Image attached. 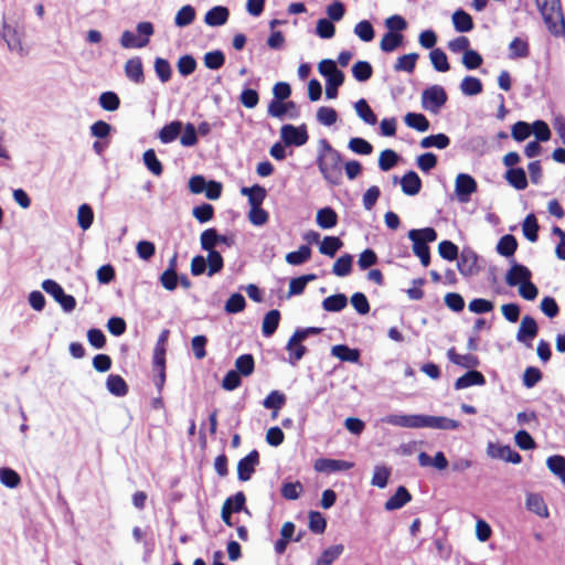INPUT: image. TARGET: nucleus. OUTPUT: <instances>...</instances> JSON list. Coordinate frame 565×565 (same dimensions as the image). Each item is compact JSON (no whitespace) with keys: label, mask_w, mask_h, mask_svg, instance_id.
<instances>
[{"label":"nucleus","mask_w":565,"mask_h":565,"mask_svg":"<svg viewBox=\"0 0 565 565\" xmlns=\"http://www.w3.org/2000/svg\"><path fill=\"white\" fill-rule=\"evenodd\" d=\"M316 164L323 180L331 186H338L343 180L342 154L324 138L318 142Z\"/></svg>","instance_id":"1"},{"label":"nucleus","mask_w":565,"mask_h":565,"mask_svg":"<svg viewBox=\"0 0 565 565\" xmlns=\"http://www.w3.org/2000/svg\"><path fill=\"white\" fill-rule=\"evenodd\" d=\"M536 7L550 33L556 38L565 35V19L561 0H535Z\"/></svg>","instance_id":"2"},{"label":"nucleus","mask_w":565,"mask_h":565,"mask_svg":"<svg viewBox=\"0 0 565 565\" xmlns=\"http://www.w3.org/2000/svg\"><path fill=\"white\" fill-rule=\"evenodd\" d=\"M413 242V253L419 258L430 252L428 244L437 239V232L433 227L411 230L407 234Z\"/></svg>","instance_id":"3"},{"label":"nucleus","mask_w":565,"mask_h":565,"mask_svg":"<svg viewBox=\"0 0 565 565\" xmlns=\"http://www.w3.org/2000/svg\"><path fill=\"white\" fill-rule=\"evenodd\" d=\"M448 96L440 85H431L422 93V107L433 114H438L447 103Z\"/></svg>","instance_id":"4"},{"label":"nucleus","mask_w":565,"mask_h":565,"mask_svg":"<svg viewBox=\"0 0 565 565\" xmlns=\"http://www.w3.org/2000/svg\"><path fill=\"white\" fill-rule=\"evenodd\" d=\"M43 290L53 297V299L62 307L66 312H71L76 307V300L72 295L65 294L62 286L53 279H45L42 282Z\"/></svg>","instance_id":"5"},{"label":"nucleus","mask_w":565,"mask_h":565,"mask_svg":"<svg viewBox=\"0 0 565 565\" xmlns=\"http://www.w3.org/2000/svg\"><path fill=\"white\" fill-rule=\"evenodd\" d=\"M280 137L285 146H296L300 147L307 143L309 139V135L307 131L306 125L294 126L290 124H286L280 128Z\"/></svg>","instance_id":"6"},{"label":"nucleus","mask_w":565,"mask_h":565,"mask_svg":"<svg viewBox=\"0 0 565 565\" xmlns=\"http://www.w3.org/2000/svg\"><path fill=\"white\" fill-rule=\"evenodd\" d=\"M478 183L468 173H459L455 181V193L460 203H468L471 195L477 192Z\"/></svg>","instance_id":"7"},{"label":"nucleus","mask_w":565,"mask_h":565,"mask_svg":"<svg viewBox=\"0 0 565 565\" xmlns=\"http://www.w3.org/2000/svg\"><path fill=\"white\" fill-rule=\"evenodd\" d=\"M457 260V268L462 276L470 277L478 273V255L472 248L463 247Z\"/></svg>","instance_id":"8"},{"label":"nucleus","mask_w":565,"mask_h":565,"mask_svg":"<svg viewBox=\"0 0 565 565\" xmlns=\"http://www.w3.org/2000/svg\"><path fill=\"white\" fill-rule=\"evenodd\" d=\"M200 242L202 249H215L218 244H224L227 247L234 245V238L232 236L221 235L214 227L203 231L200 236Z\"/></svg>","instance_id":"9"},{"label":"nucleus","mask_w":565,"mask_h":565,"mask_svg":"<svg viewBox=\"0 0 565 565\" xmlns=\"http://www.w3.org/2000/svg\"><path fill=\"white\" fill-rule=\"evenodd\" d=\"M384 423L403 428H423V414H390L382 419Z\"/></svg>","instance_id":"10"},{"label":"nucleus","mask_w":565,"mask_h":565,"mask_svg":"<svg viewBox=\"0 0 565 565\" xmlns=\"http://www.w3.org/2000/svg\"><path fill=\"white\" fill-rule=\"evenodd\" d=\"M259 463V452L254 449L237 463V478L239 481H248Z\"/></svg>","instance_id":"11"},{"label":"nucleus","mask_w":565,"mask_h":565,"mask_svg":"<svg viewBox=\"0 0 565 565\" xmlns=\"http://www.w3.org/2000/svg\"><path fill=\"white\" fill-rule=\"evenodd\" d=\"M354 466L353 462L331 459V458H319L315 461L313 468L317 472L322 473H334L339 471H345Z\"/></svg>","instance_id":"12"},{"label":"nucleus","mask_w":565,"mask_h":565,"mask_svg":"<svg viewBox=\"0 0 565 565\" xmlns=\"http://www.w3.org/2000/svg\"><path fill=\"white\" fill-rule=\"evenodd\" d=\"M487 452L491 458L502 459L507 462H511L514 465H519L522 461L521 455L514 449H512L509 445L495 446L492 443H490Z\"/></svg>","instance_id":"13"},{"label":"nucleus","mask_w":565,"mask_h":565,"mask_svg":"<svg viewBox=\"0 0 565 565\" xmlns=\"http://www.w3.org/2000/svg\"><path fill=\"white\" fill-rule=\"evenodd\" d=\"M460 427V423L445 416H433L423 414V428H431L439 430H456Z\"/></svg>","instance_id":"14"},{"label":"nucleus","mask_w":565,"mask_h":565,"mask_svg":"<svg viewBox=\"0 0 565 565\" xmlns=\"http://www.w3.org/2000/svg\"><path fill=\"white\" fill-rule=\"evenodd\" d=\"M531 277L532 273L526 266L513 260L511 268L505 275V281L509 286L515 287L521 286V284L527 281Z\"/></svg>","instance_id":"15"},{"label":"nucleus","mask_w":565,"mask_h":565,"mask_svg":"<svg viewBox=\"0 0 565 565\" xmlns=\"http://www.w3.org/2000/svg\"><path fill=\"white\" fill-rule=\"evenodd\" d=\"M537 331L539 328L535 319L531 316H524L516 333V340L526 343L536 337Z\"/></svg>","instance_id":"16"},{"label":"nucleus","mask_w":565,"mask_h":565,"mask_svg":"<svg viewBox=\"0 0 565 565\" xmlns=\"http://www.w3.org/2000/svg\"><path fill=\"white\" fill-rule=\"evenodd\" d=\"M486 384V377L484 375L472 369L468 370L463 375L459 376L455 382V388L457 391L467 388L472 385H479L482 386Z\"/></svg>","instance_id":"17"},{"label":"nucleus","mask_w":565,"mask_h":565,"mask_svg":"<svg viewBox=\"0 0 565 565\" xmlns=\"http://www.w3.org/2000/svg\"><path fill=\"white\" fill-rule=\"evenodd\" d=\"M412 501V494L404 486H399L395 493L385 502L384 508L386 511H394L402 509L405 504Z\"/></svg>","instance_id":"18"},{"label":"nucleus","mask_w":565,"mask_h":565,"mask_svg":"<svg viewBox=\"0 0 565 565\" xmlns=\"http://www.w3.org/2000/svg\"><path fill=\"white\" fill-rule=\"evenodd\" d=\"M447 358L449 361L458 366L472 370L480 364V360L473 354H458L455 348H450L447 351Z\"/></svg>","instance_id":"19"},{"label":"nucleus","mask_w":565,"mask_h":565,"mask_svg":"<svg viewBox=\"0 0 565 565\" xmlns=\"http://www.w3.org/2000/svg\"><path fill=\"white\" fill-rule=\"evenodd\" d=\"M401 186L404 194L413 196L419 193L422 180L415 171L411 170L402 177Z\"/></svg>","instance_id":"20"},{"label":"nucleus","mask_w":565,"mask_h":565,"mask_svg":"<svg viewBox=\"0 0 565 565\" xmlns=\"http://www.w3.org/2000/svg\"><path fill=\"white\" fill-rule=\"evenodd\" d=\"M230 17V10L223 6H215L210 9L204 17V22L209 26H221L225 24Z\"/></svg>","instance_id":"21"},{"label":"nucleus","mask_w":565,"mask_h":565,"mask_svg":"<svg viewBox=\"0 0 565 565\" xmlns=\"http://www.w3.org/2000/svg\"><path fill=\"white\" fill-rule=\"evenodd\" d=\"M126 76L136 84L145 82L142 62L140 57L129 58L125 64Z\"/></svg>","instance_id":"22"},{"label":"nucleus","mask_w":565,"mask_h":565,"mask_svg":"<svg viewBox=\"0 0 565 565\" xmlns=\"http://www.w3.org/2000/svg\"><path fill=\"white\" fill-rule=\"evenodd\" d=\"M331 354L343 362L358 363L361 353L358 349H352L347 344H337L331 348Z\"/></svg>","instance_id":"23"},{"label":"nucleus","mask_w":565,"mask_h":565,"mask_svg":"<svg viewBox=\"0 0 565 565\" xmlns=\"http://www.w3.org/2000/svg\"><path fill=\"white\" fill-rule=\"evenodd\" d=\"M106 388L111 395L116 397H122L128 393V385L126 381L118 374L108 375L106 380Z\"/></svg>","instance_id":"24"},{"label":"nucleus","mask_w":565,"mask_h":565,"mask_svg":"<svg viewBox=\"0 0 565 565\" xmlns=\"http://www.w3.org/2000/svg\"><path fill=\"white\" fill-rule=\"evenodd\" d=\"M504 178L515 190H524L527 186V178L523 168L508 169Z\"/></svg>","instance_id":"25"},{"label":"nucleus","mask_w":565,"mask_h":565,"mask_svg":"<svg viewBox=\"0 0 565 565\" xmlns=\"http://www.w3.org/2000/svg\"><path fill=\"white\" fill-rule=\"evenodd\" d=\"M316 222L323 230L332 228L338 224V214L330 206L322 207L317 212Z\"/></svg>","instance_id":"26"},{"label":"nucleus","mask_w":565,"mask_h":565,"mask_svg":"<svg viewBox=\"0 0 565 565\" xmlns=\"http://www.w3.org/2000/svg\"><path fill=\"white\" fill-rule=\"evenodd\" d=\"M454 28L457 32L466 33L473 29V20L469 13L458 9L452 14Z\"/></svg>","instance_id":"27"},{"label":"nucleus","mask_w":565,"mask_h":565,"mask_svg":"<svg viewBox=\"0 0 565 565\" xmlns=\"http://www.w3.org/2000/svg\"><path fill=\"white\" fill-rule=\"evenodd\" d=\"M182 128L183 124L180 120H173L160 129L158 137L162 143H170L178 138Z\"/></svg>","instance_id":"28"},{"label":"nucleus","mask_w":565,"mask_h":565,"mask_svg":"<svg viewBox=\"0 0 565 565\" xmlns=\"http://www.w3.org/2000/svg\"><path fill=\"white\" fill-rule=\"evenodd\" d=\"M279 321H280L279 310H277V309L269 310L263 319L262 332H263L264 337H266V338L271 337L276 332V330L279 326Z\"/></svg>","instance_id":"29"},{"label":"nucleus","mask_w":565,"mask_h":565,"mask_svg":"<svg viewBox=\"0 0 565 565\" xmlns=\"http://www.w3.org/2000/svg\"><path fill=\"white\" fill-rule=\"evenodd\" d=\"M1 36L6 41L10 51L22 52V44L18 31L6 22H3Z\"/></svg>","instance_id":"30"},{"label":"nucleus","mask_w":565,"mask_h":565,"mask_svg":"<svg viewBox=\"0 0 565 565\" xmlns=\"http://www.w3.org/2000/svg\"><path fill=\"white\" fill-rule=\"evenodd\" d=\"M420 147L424 149L428 148H437V149H446L450 145V138L443 132L436 135H429L423 138L419 142Z\"/></svg>","instance_id":"31"},{"label":"nucleus","mask_w":565,"mask_h":565,"mask_svg":"<svg viewBox=\"0 0 565 565\" xmlns=\"http://www.w3.org/2000/svg\"><path fill=\"white\" fill-rule=\"evenodd\" d=\"M518 249V241L512 234L503 235L498 244L497 252L504 257H512Z\"/></svg>","instance_id":"32"},{"label":"nucleus","mask_w":565,"mask_h":565,"mask_svg":"<svg viewBox=\"0 0 565 565\" xmlns=\"http://www.w3.org/2000/svg\"><path fill=\"white\" fill-rule=\"evenodd\" d=\"M530 54V46L526 40L514 38L509 44V58H524Z\"/></svg>","instance_id":"33"},{"label":"nucleus","mask_w":565,"mask_h":565,"mask_svg":"<svg viewBox=\"0 0 565 565\" xmlns=\"http://www.w3.org/2000/svg\"><path fill=\"white\" fill-rule=\"evenodd\" d=\"M207 252L206 264H207V276L212 277L218 274L224 267V259L221 253L216 249H205Z\"/></svg>","instance_id":"34"},{"label":"nucleus","mask_w":565,"mask_h":565,"mask_svg":"<svg viewBox=\"0 0 565 565\" xmlns=\"http://www.w3.org/2000/svg\"><path fill=\"white\" fill-rule=\"evenodd\" d=\"M348 305V298L344 294H335L323 299L322 308L328 312H339Z\"/></svg>","instance_id":"35"},{"label":"nucleus","mask_w":565,"mask_h":565,"mask_svg":"<svg viewBox=\"0 0 565 565\" xmlns=\"http://www.w3.org/2000/svg\"><path fill=\"white\" fill-rule=\"evenodd\" d=\"M460 90L465 96H476L482 93V82L475 76H466L460 83Z\"/></svg>","instance_id":"36"},{"label":"nucleus","mask_w":565,"mask_h":565,"mask_svg":"<svg viewBox=\"0 0 565 565\" xmlns=\"http://www.w3.org/2000/svg\"><path fill=\"white\" fill-rule=\"evenodd\" d=\"M404 120L409 128L419 132L427 131L430 126L429 120L420 113H407Z\"/></svg>","instance_id":"37"},{"label":"nucleus","mask_w":565,"mask_h":565,"mask_svg":"<svg viewBox=\"0 0 565 565\" xmlns=\"http://www.w3.org/2000/svg\"><path fill=\"white\" fill-rule=\"evenodd\" d=\"M540 225L533 213L526 215L522 224L523 235L526 239L534 243L539 238Z\"/></svg>","instance_id":"38"},{"label":"nucleus","mask_w":565,"mask_h":565,"mask_svg":"<svg viewBox=\"0 0 565 565\" xmlns=\"http://www.w3.org/2000/svg\"><path fill=\"white\" fill-rule=\"evenodd\" d=\"M311 257V248L309 245H301L297 250L286 255V262L292 266H299L308 262Z\"/></svg>","instance_id":"39"},{"label":"nucleus","mask_w":565,"mask_h":565,"mask_svg":"<svg viewBox=\"0 0 565 565\" xmlns=\"http://www.w3.org/2000/svg\"><path fill=\"white\" fill-rule=\"evenodd\" d=\"M358 116L367 125H375L377 117L364 98L359 99L354 104Z\"/></svg>","instance_id":"40"},{"label":"nucleus","mask_w":565,"mask_h":565,"mask_svg":"<svg viewBox=\"0 0 565 565\" xmlns=\"http://www.w3.org/2000/svg\"><path fill=\"white\" fill-rule=\"evenodd\" d=\"M317 276L315 274H307L296 278H292L289 282L288 297L301 295L308 282L315 280Z\"/></svg>","instance_id":"41"},{"label":"nucleus","mask_w":565,"mask_h":565,"mask_svg":"<svg viewBox=\"0 0 565 565\" xmlns=\"http://www.w3.org/2000/svg\"><path fill=\"white\" fill-rule=\"evenodd\" d=\"M286 401L287 397L282 392L274 390L265 397L262 404L266 409L280 411L286 404Z\"/></svg>","instance_id":"42"},{"label":"nucleus","mask_w":565,"mask_h":565,"mask_svg":"<svg viewBox=\"0 0 565 565\" xmlns=\"http://www.w3.org/2000/svg\"><path fill=\"white\" fill-rule=\"evenodd\" d=\"M343 246V242L337 236H326L319 246V252L326 256L334 257Z\"/></svg>","instance_id":"43"},{"label":"nucleus","mask_w":565,"mask_h":565,"mask_svg":"<svg viewBox=\"0 0 565 565\" xmlns=\"http://www.w3.org/2000/svg\"><path fill=\"white\" fill-rule=\"evenodd\" d=\"M403 34L401 33H394V32H387L383 35L380 47L383 52L390 53L395 51L398 46L403 43Z\"/></svg>","instance_id":"44"},{"label":"nucleus","mask_w":565,"mask_h":565,"mask_svg":"<svg viewBox=\"0 0 565 565\" xmlns=\"http://www.w3.org/2000/svg\"><path fill=\"white\" fill-rule=\"evenodd\" d=\"M429 57L435 71L445 73L450 70L448 57L441 49H433L429 53Z\"/></svg>","instance_id":"45"},{"label":"nucleus","mask_w":565,"mask_h":565,"mask_svg":"<svg viewBox=\"0 0 565 565\" xmlns=\"http://www.w3.org/2000/svg\"><path fill=\"white\" fill-rule=\"evenodd\" d=\"M526 508L540 516H548L546 504L541 495L536 493H530L526 497Z\"/></svg>","instance_id":"46"},{"label":"nucleus","mask_w":565,"mask_h":565,"mask_svg":"<svg viewBox=\"0 0 565 565\" xmlns=\"http://www.w3.org/2000/svg\"><path fill=\"white\" fill-rule=\"evenodd\" d=\"M419 55L417 53H408L397 58L394 71L413 73Z\"/></svg>","instance_id":"47"},{"label":"nucleus","mask_w":565,"mask_h":565,"mask_svg":"<svg viewBox=\"0 0 565 565\" xmlns=\"http://www.w3.org/2000/svg\"><path fill=\"white\" fill-rule=\"evenodd\" d=\"M352 75L358 82H366L373 75V67L367 61H358L352 66Z\"/></svg>","instance_id":"48"},{"label":"nucleus","mask_w":565,"mask_h":565,"mask_svg":"<svg viewBox=\"0 0 565 565\" xmlns=\"http://www.w3.org/2000/svg\"><path fill=\"white\" fill-rule=\"evenodd\" d=\"M353 257L350 254L340 256L332 267V273L339 277L348 276L352 270Z\"/></svg>","instance_id":"49"},{"label":"nucleus","mask_w":565,"mask_h":565,"mask_svg":"<svg viewBox=\"0 0 565 565\" xmlns=\"http://www.w3.org/2000/svg\"><path fill=\"white\" fill-rule=\"evenodd\" d=\"M142 160L147 169L159 177L163 172V167L160 160L157 158V154L153 149H148L143 152Z\"/></svg>","instance_id":"50"},{"label":"nucleus","mask_w":565,"mask_h":565,"mask_svg":"<svg viewBox=\"0 0 565 565\" xmlns=\"http://www.w3.org/2000/svg\"><path fill=\"white\" fill-rule=\"evenodd\" d=\"M548 470L565 482V458L561 455L550 456L546 460Z\"/></svg>","instance_id":"51"},{"label":"nucleus","mask_w":565,"mask_h":565,"mask_svg":"<svg viewBox=\"0 0 565 565\" xmlns=\"http://www.w3.org/2000/svg\"><path fill=\"white\" fill-rule=\"evenodd\" d=\"M235 371L238 372L241 376H249L255 369L254 356L252 354L239 355L235 361Z\"/></svg>","instance_id":"52"},{"label":"nucleus","mask_w":565,"mask_h":565,"mask_svg":"<svg viewBox=\"0 0 565 565\" xmlns=\"http://www.w3.org/2000/svg\"><path fill=\"white\" fill-rule=\"evenodd\" d=\"M94 222V211L89 204H82L77 211V223L83 231H87Z\"/></svg>","instance_id":"53"},{"label":"nucleus","mask_w":565,"mask_h":565,"mask_svg":"<svg viewBox=\"0 0 565 565\" xmlns=\"http://www.w3.org/2000/svg\"><path fill=\"white\" fill-rule=\"evenodd\" d=\"M195 19V10L192 6L186 4L183 6L174 18V23L179 28H184L190 25Z\"/></svg>","instance_id":"54"},{"label":"nucleus","mask_w":565,"mask_h":565,"mask_svg":"<svg viewBox=\"0 0 565 565\" xmlns=\"http://www.w3.org/2000/svg\"><path fill=\"white\" fill-rule=\"evenodd\" d=\"M204 65L209 70H220L225 63V55L221 50L211 51L204 54Z\"/></svg>","instance_id":"55"},{"label":"nucleus","mask_w":565,"mask_h":565,"mask_svg":"<svg viewBox=\"0 0 565 565\" xmlns=\"http://www.w3.org/2000/svg\"><path fill=\"white\" fill-rule=\"evenodd\" d=\"M354 34L363 42H371L374 36V28L367 20H362L354 26Z\"/></svg>","instance_id":"56"},{"label":"nucleus","mask_w":565,"mask_h":565,"mask_svg":"<svg viewBox=\"0 0 565 565\" xmlns=\"http://www.w3.org/2000/svg\"><path fill=\"white\" fill-rule=\"evenodd\" d=\"M438 254L441 258L452 262L456 260L459 256V248L458 246L452 243L451 241H441L438 245Z\"/></svg>","instance_id":"57"},{"label":"nucleus","mask_w":565,"mask_h":565,"mask_svg":"<svg viewBox=\"0 0 565 565\" xmlns=\"http://www.w3.org/2000/svg\"><path fill=\"white\" fill-rule=\"evenodd\" d=\"M245 307L246 300L244 296L239 292H235L226 300L224 310L225 312L233 315L243 311Z\"/></svg>","instance_id":"58"},{"label":"nucleus","mask_w":565,"mask_h":565,"mask_svg":"<svg viewBox=\"0 0 565 565\" xmlns=\"http://www.w3.org/2000/svg\"><path fill=\"white\" fill-rule=\"evenodd\" d=\"M344 73L335 74L331 77L326 78V96L329 99H333L338 96V89L344 83Z\"/></svg>","instance_id":"59"},{"label":"nucleus","mask_w":565,"mask_h":565,"mask_svg":"<svg viewBox=\"0 0 565 565\" xmlns=\"http://www.w3.org/2000/svg\"><path fill=\"white\" fill-rule=\"evenodd\" d=\"M99 105L104 110L115 111L120 106V99L115 92H104L99 96Z\"/></svg>","instance_id":"60"},{"label":"nucleus","mask_w":565,"mask_h":565,"mask_svg":"<svg viewBox=\"0 0 565 565\" xmlns=\"http://www.w3.org/2000/svg\"><path fill=\"white\" fill-rule=\"evenodd\" d=\"M398 159L399 157L394 150L385 149L380 154L379 167L382 171H388L397 164Z\"/></svg>","instance_id":"61"},{"label":"nucleus","mask_w":565,"mask_h":565,"mask_svg":"<svg viewBox=\"0 0 565 565\" xmlns=\"http://www.w3.org/2000/svg\"><path fill=\"white\" fill-rule=\"evenodd\" d=\"M0 482L10 489H14L21 483V478L17 471L4 467L0 468Z\"/></svg>","instance_id":"62"},{"label":"nucleus","mask_w":565,"mask_h":565,"mask_svg":"<svg viewBox=\"0 0 565 565\" xmlns=\"http://www.w3.org/2000/svg\"><path fill=\"white\" fill-rule=\"evenodd\" d=\"M344 551V546L342 544L332 545L326 548L321 556L317 559V563L331 565Z\"/></svg>","instance_id":"63"},{"label":"nucleus","mask_w":565,"mask_h":565,"mask_svg":"<svg viewBox=\"0 0 565 565\" xmlns=\"http://www.w3.org/2000/svg\"><path fill=\"white\" fill-rule=\"evenodd\" d=\"M532 134V126L526 121H516L511 129V136L515 141H524Z\"/></svg>","instance_id":"64"}]
</instances>
